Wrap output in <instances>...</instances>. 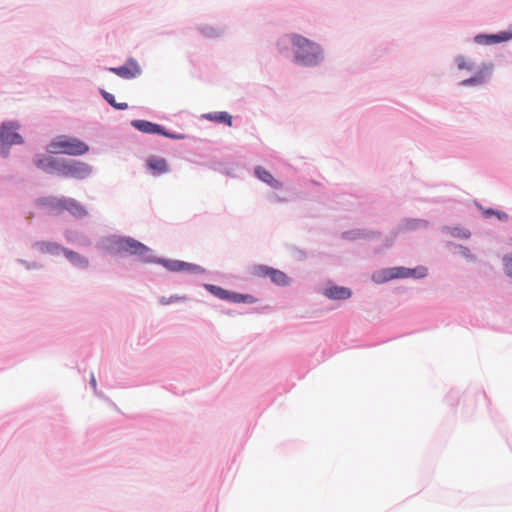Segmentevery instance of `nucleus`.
Segmentation results:
<instances>
[{"label": "nucleus", "instance_id": "obj_1", "mask_svg": "<svg viewBox=\"0 0 512 512\" xmlns=\"http://www.w3.org/2000/svg\"><path fill=\"white\" fill-rule=\"evenodd\" d=\"M38 166L42 168H51L60 176L75 179H85L92 172L91 167L84 162L74 160L59 162L52 157L40 160L38 162Z\"/></svg>", "mask_w": 512, "mask_h": 512}, {"label": "nucleus", "instance_id": "obj_2", "mask_svg": "<svg viewBox=\"0 0 512 512\" xmlns=\"http://www.w3.org/2000/svg\"><path fill=\"white\" fill-rule=\"evenodd\" d=\"M290 42L294 47L295 60L303 65H315L320 58L319 46L298 34L290 36Z\"/></svg>", "mask_w": 512, "mask_h": 512}, {"label": "nucleus", "instance_id": "obj_3", "mask_svg": "<svg viewBox=\"0 0 512 512\" xmlns=\"http://www.w3.org/2000/svg\"><path fill=\"white\" fill-rule=\"evenodd\" d=\"M51 153L79 156L89 151V146L77 138L59 136L48 147Z\"/></svg>", "mask_w": 512, "mask_h": 512}, {"label": "nucleus", "instance_id": "obj_4", "mask_svg": "<svg viewBox=\"0 0 512 512\" xmlns=\"http://www.w3.org/2000/svg\"><path fill=\"white\" fill-rule=\"evenodd\" d=\"M427 273L426 268H420L417 269H407L404 267H394V268H388L384 269L378 274V278H375L377 282H385L389 281L395 278H407V277H424Z\"/></svg>", "mask_w": 512, "mask_h": 512}, {"label": "nucleus", "instance_id": "obj_5", "mask_svg": "<svg viewBox=\"0 0 512 512\" xmlns=\"http://www.w3.org/2000/svg\"><path fill=\"white\" fill-rule=\"evenodd\" d=\"M205 288L215 297L232 303H255L257 300L250 294H241L225 290L219 286L206 284Z\"/></svg>", "mask_w": 512, "mask_h": 512}, {"label": "nucleus", "instance_id": "obj_6", "mask_svg": "<svg viewBox=\"0 0 512 512\" xmlns=\"http://www.w3.org/2000/svg\"><path fill=\"white\" fill-rule=\"evenodd\" d=\"M15 129L12 123L3 124L0 128V151L4 156L8 154V146L22 143V137Z\"/></svg>", "mask_w": 512, "mask_h": 512}, {"label": "nucleus", "instance_id": "obj_7", "mask_svg": "<svg viewBox=\"0 0 512 512\" xmlns=\"http://www.w3.org/2000/svg\"><path fill=\"white\" fill-rule=\"evenodd\" d=\"M131 124L134 128L146 134H161L165 137L172 139L182 138L181 136H176L174 134L168 133L164 130L162 126L146 120H133Z\"/></svg>", "mask_w": 512, "mask_h": 512}, {"label": "nucleus", "instance_id": "obj_8", "mask_svg": "<svg viewBox=\"0 0 512 512\" xmlns=\"http://www.w3.org/2000/svg\"><path fill=\"white\" fill-rule=\"evenodd\" d=\"M160 264H162L167 270L172 272H190V273H201L204 270L195 264L179 261V260H160Z\"/></svg>", "mask_w": 512, "mask_h": 512}, {"label": "nucleus", "instance_id": "obj_9", "mask_svg": "<svg viewBox=\"0 0 512 512\" xmlns=\"http://www.w3.org/2000/svg\"><path fill=\"white\" fill-rule=\"evenodd\" d=\"M53 209L57 213H61L64 211H68L75 217H84L87 214L86 209L76 203L74 200L71 199H65V200H59L57 203L53 205Z\"/></svg>", "mask_w": 512, "mask_h": 512}, {"label": "nucleus", "instance_id": "obj_10", "mask_svg": "<svg viewBox=\"0 0 512 512\" xmlns=\"http://www.w3.org/2000/svg\"><path fill=\"white\" fill-rule=\"evenodd\" d=\"M109 70L124 79H131L140 74V67L138 63L133 59L128 60L121 67L110 68Z\"/></svg>", "mask_w": 512, "mask_h": 512}, {"label": "nucleus", "instance_id": "obj_11", "mask_svg": "<svg viewBox=\"0 0 512 512\" xmlns=\"http://www.w3.org/2000/svg\"><path fill=\"white\" fill-rule=\"evenodd\" d=\"M146 167L153 175H160L169 171L167 160L155 155L149 156L146 159Z\"/></svg>", "mask_w": 512, "mask_h": 512}, {"label": "nucleus", "instance_id": "obj_12", "mask_svg": "<svg viewBox=\"0 0 512 512\" xmlns=\"http://www.w3.org/2000/svg\"><path fill=\"white\" fill-rule=\"evenodd\" d=\"M257 273L260 276L269 277L271 281L277 285H287L288 284V277L286 274L280 270H276L273 268L260 266L257 269Z\"/></svg>", "mask_w": 512, "mask_h": 512}, {"label": "nucleus", "instance_id": "obj_13", "mask_svg": "<svg viewBox=\"0 0 512 512\" xmlns=\"http://www.w3.org/2000/svg\"><path fill=\"white\" fill-rule=\"evenodd\" d=\"M512 39V32L509 31H502L498 34H490V35H477L475 37V41L479 44H494V43H500L505 42Z\"/></svg>", "mask_w": 512, "mask_h": 512}, {"label": "nucleus", "instance_id": "obj_14", "mask_svg": "<svg viewBox=\"0 0 512 512\" xmlns=\"http://www.w3.org/2000/svg\"><path fill=\"white\" fill-rule=\"evenodd\" d=\"M120 248L130 254L144 255L149 249L134 239H123L120 241Z\"/></svg>", "mask_w": 512, "mask_h": 512}, {"label": "nucleus", "instance_id": "obj_15", "mask_svg": "<svg viewBox=\"0 0 512 512\" xmlns=\"http://www.w3.org/2000/svg\"><path fill=\"white\" fill-rule=\"evenodd\" d=\"M324 294L326 297L335 300L348 299L351 296V290L346 287L331 286L325 289Z\"/></svg>", "mask_w": 512, "mask_h": 512}, {"label": "nucleus", "instance_id": "obj_16", "mask_svg": "<svg viewBox=\"0 0 512 512\" xmlns=\"http://www.w3.org/2000/svg\"><path fill=\"white\" fill-rule=\"evenodd\" d=\"M489 70H490V67L483 66L479 71H477V73L473 77L463 80L461 82V85L471 86V85L483 84L487 79Z\"/></svg>", "mask_w": 512, "mask_h": 512}, {"label": "nucleus", "instance_id": "obj_17", "mask_svg": "<svg viewBox=\"0 0 512 512\" xmlns=\"http://www.w3.org/2000/svg\"><path fill=\"white\" fill-rule=\"evenodd\" d=\"M255 174L260 180L269 184L272 188L278 189L281 187L280 183L264 168L257 167L255 169Z\"/></svg>", "mask_w": 512, "mask_h": 512}, {"label": "nucleus", "instance_id": "obj_18", "mask_svg": "<svg viewBox=\"0 0 512 512\" xmlns=\"http://www.w3.org/2000/svg\"><path fill=\"white\" fill-rule=\"evenodd\" d=\"M204 118L210 121L225 123L228 126H232V116L224 111L205 114Z\"/></svg>", "mask_w": 512, "mask_h": 512}, {"label": "nucleus", "instance_id": "obj_19", "mask_svg": "<svg viewBox=\"0 0 512 512\" xmlns=\"http://www.w3.org/2000/svg\"><path fill=\"white\" fill-rule=\"evenodd\" d=\"M443 231L447 234L458 237V238H468L470 236V232L462 227H444Z\"/></svg>", "mask_w": 512, "mask_h": 512}, {"label": "nucleus", "instance_id": "obj_20", "mask_svg": "<svg viewBox=\"0 0 512 512\" xmlns=\"http://www.w3.org/2000/svg\"><path fill=\"white\" fill-rule=\"evenodd\" d=\"M100 93L101 95L103 96V98L111 105L113 106L114 108L118 109V110H125L128 108V104L127 103H118L116 102L115 100V97L114 95H112L111 93H108L106 92L105 90L101 89L100 90Z\"/></svg>", "mask_w": 512, "mask_h": 512}, {"label": "nucleus", "instance_id": "obj_21", "mask_svg": "<svg viewBox=\"0 0 512 512\" xmlns=\"http://www.w3.org/2000/svg\"><path fill=\"white\" fill-rule=\"evenodd\" d=\"M63 252L70 261L84 266L87 265V261L78 253L67 249H63Z\"/></svg>", "mask_w": 512, "mask_h": 512}, {"label": "nucleus", "instance_id": "obj_22", "mask_svg": "<svg viewBox=\"0 0 512 512\" xmlns=\"http://www.w3.org/2000/svg\"><path fill=\"white\" fill-rule=\"evenodd\" d=\"M456 62H457V67L460 70H463V69L470 70L473 67L472 63L469 62L468 60H466L464 57H458Z\"/></svg>", "mask_w": 512, "mask_h": 512}, {"label": "nucleus", "instance_id": "obj_23", "mask_svg": "<svg viewBox=\"0 0 512 512\" xmlns=\"http://www.w3.org/2000/svg\"><path fill=\"white\" fill-rule=\"evenodd\" d=\"M504 267L506 273L512 277V257L504 258Z\"/></svg>", "mask_w": 512, "mask_h": 512}, {"label": "nucleus", "instance_id": "obj_24", "mask_svg": "<svg viewBox=\"0 0 512 512\" xmlns=\"http://www.w3.org/2000/svg\"><path fill=\"white\" fill-rule=\"evenodd\" d=\"M422 224H425V223L421 222V221L410 220L405 223L404 228L407 230L415 229L417 226H420Z\"/></svg>", "mask_w": 512, "mask_h": 512}, {"label": "nucleus", "instance_id": "obj_25", "mask_svg": "<svg viewBox=\"0 0 512 512\" xmlns=\"http://www.w3.org/2000/svg\"><path fill=\"white\" fill-rule=\"evenodd\" d=\"M486 214H495L499 219H507L508 218L506 213L500 212V211L487 210Z\"/></svg>", "mask_w": 512, "mask_h": 512}, {"label": "nucleus", "instance_id": "obj_26", "mask_svg": "<svg viewBox=\"0 0 512 512\" xmlns=\"http://www.w3.org/2000/svg\"><path fill=\"white\" fill-rule=\"evenodd\" d=\"M44 245L48 251H55L59 249V246L54 243H45Z\"/></svg>", "mask_w": 512, "mask_h": 512}, {"label": "nucleus", "instance_id": "obj_27", "mask_svg": "<svg viewBox=\"0 0 512 512\" xmlns=\"http://www.w3.org/2000/svg\"><path fill=\"white\" fill-rule=\"evenodd\" d=\"M91 384H92L93 388H96V380H95L94 376H92Z\"/></svg>", "mask_w": 512, "mask_h": 512}]
</instances>
